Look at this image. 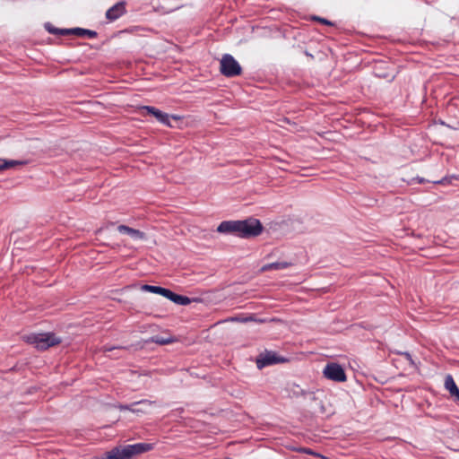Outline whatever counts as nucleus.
Listing matches in <instances>:
<instances>
[{
    "mask_svg": "<svg viewBox=\"0 0 459 459\" xmlns=\"http://www.w3.org/2000/svg\"><path fill=\"white\" fill-rule=\"evenodd\" d=\"M263 225L259 220L248 218L244 221H225L217 228L220 233H232L241 238L259 236L263 231Z\"/></svg>",
    "mask_w": 459,
    "mask_h": 459,
    "instance_id": "nucleus-1",
    "label": "nucleus"
},
{
    "mask_svg": "<svg viewBox=\"0 0 459 459\" xmlns=\"http://www.w3.org/2000/svg\"><path fill=\"white\" fill-rule=\"evenodd\" d=\"M153 445L150 443H138L129 445L122 449L115 448L108 454V459H130L134 455L151 451Z\"/></svg>",
    "mask_w": 459,
    "mask_h": 459,
    "instance_id": "nucleus-2",
    "label": "nucleus"
},
{
    "mask_svg": "<svg viewBox=\"0 0 459 459\" xmlns=\"http://www.w3.org/2000/svg\"><path fill=\"white\" fill-rule=\"evenodd\" d=\"M23 339L26 342L34 345L40 351L48 350L61 342L60 338L56 337L52 333H30L24 335Z\"/></svg>",
    "mask_w": 459,
    "mask_h": 459,
    "instance_id": "nucleus-3",
    "label": "nucleus"
},
{
    "mask_svg": "<svg viewBox=\"0 0 459 459\" xmlns=\"http://www.w3.org/2000/svg\"><path fill=\"white\" fill-rule=\"evenodd\" d=\"M220 72L226 77H235L242 74V68L231 55L225 54L220 62Z\"/></svg>",
    "mask_w": 459,
    "mask_h": 459,
    "instance_id": "nucleus-4",
    "label": "nucleus"
},
{
    "mask_svg": "<svg viewBox=\"0 0 459 459\" xmlns=\"http://www.w3.org/2000/svg\"><path fill=\"white\" fill-rule=\"evenodd\" d=\"M324 376L334 382H345L347 379L344 369L337 363H328L324 368Z\"/></svg>",
    "mask_w": 459,
    "mask_h": 459,
    "instance_id": "nucleus-5",
    "label": "nucleus"
},
{
    "mask_svg": "<svg viewBox=\"0 0 459 459\" xmlns=\"http://www.w3.org/2000/svg\"><path fill=\"white\" fill-rule=\"evenodd\" d=\"M283 361H285V359L279 357L275 352L265 351L258 356L256 359V365L258 368H263Z\"/></svg>",
    "mask_w": 459,
    "mask_h": 459,
    "instance_id": "nucleus-6",
    "label": "nucleus"
},
{
    "mask_svg": "<svg viewBox=\"0 0 459 459\" xmlns=\"http://www.w3.org/2000/svg\"><path fill=\"white\" fill-rule=\"evenodd\" d=\"M143 110L146 111L147 114L152 115L156 117V119L160 122L161 124H164L166 126H170L169 123V116L167 113H164L158 108L151 106H143L142 108Z\"/></svg>",
    "mask_w": 459,
    "mask_h": 459,
    "instance_id": "nucleus-7",
    "label": "nucleus"
},
{
    "mask_svg": "<svg viewBox=\"0 0 459 459\" xmlns=\"http://www.w3.org/2000/svg\"><path fill=\"white\" fill-rule=\"evenodd\" d=\"M126 13V5L124 2H119L110 7L106 12V18L110 22L116 21Z\"/></svg>",
    "mask_w": 459,
    "mask_h": 459,
    "instance_id": "nucleus-8",
    "label": "nucleus"
},
{
    "mask_svg": "<svg viewBox=\"0 0 459 459\" xmlns=\"http://www.w3.org/2000/svg\"><path fill=\"white\" fill-rule=\"evenodd\" d=\"M117 230L122 234L129 235L134 239H144L145 238V234L143 231L130 228L126 225H119L117 227Z\"/></svg>",
    "mask_w": 459,
    "mask_h": 459,
    "instance_id": "nucleus-9",
    "label": "nucleus"
},
{
    "mask_svg": "<svg viewBox=\"0 0 459 459\" xmlns=\"http://www.w3.org/2000/svg\"><path fill=\"white\" fill-rule=\"evenodd\" d=\"M65 32L68 33V35L73 34L78 37H87L89 39H95L98 35L97 32L94 30L82 28L68 29L65 30Z\"/></svg>",
    "mask_w": 459,
    "mask_h": 459,
    "instance_id": "nucleus-10",
    "label": "nucleus"
},
{
    "mask_svg": "<svg viewBox=\"0 0 459 459\" xmlns=\"http://www.w3.org/2000/svg\"><path fill=\"white\" fill-rule=\"evenodd\" d=\"M445 387L449 391L450 394L459 401V389L451 375H447L445 378Z\"/></svg>",
    "mask_w": 459,
    "mask_h": 459,
    "instance_id": "nucleus-11",
    "label": "nucleus"
},
{
    "mask_svg": "<svg viewBox=\"0 0 459 459\" xmlns=\"http://www.w3.org/2000/svg\"><path fill=\"white\" fill-rule=\"evenodd\" d=\"M290 265V264L287 263V262H275V263L264 264L261 268V270L263 272H266V271H270V270H282V269L288 268Z\"/></svg>",
    "mask_w": 459,
    "mask_h": 459,
    "instance_id": "nucleus-12",
    "label": "nucleus"
},
{
    "mask_svg": "<svg viewBox=\"0 0 459 459\" xmlns=\"http://www.w3.org/2000/svg\"><path fill=\"white\" fill-rule=\"evenodd\" d=\"M21 164H22V162L18 160H6L4 159H0V171L13 168Z\"/></svg>",
    "mask_w": 459,
    "mask_h": 459,
    "instance_id": "nucleus-13",
    "label": "nucleus"
},
{
    "mask_svg": "<svg viewBox=\"0 0 459 459\" xmlns=\"http://www.w3.org/2000/svg\"><path fill=\"white\" fill-rule=\"evenodd\" d=\"M171 301H173L176 304L183 305V306L188 305L191 302V300L188 297L178 295L177 293H174Z\"/></svg>",
    "mask_w": 459,
    "mask_h": 459,
    "instance_id": "nucleus-14",
    "label": "nucleus"
},
{
    "mask_svg": "<svg viewBox=\"0 0 459 459\" xmlns=\"http://www.w3.org/2000/svg\"><path fill=\"white\" fill-rule=\"evenodd\" d=\"M152 403V402L144 399V400H141L139 402H135V403H134L132 404H129V405H127V404H124V405L121 404V405L118 406V408H119L120 411H131L132 407L138 406L139 404H149L150 405Z\"/></svg>",
    "mask_w": 459,
    "mask_h": 459,
    "instance_id": "nucleus-15",
    "label": "nucleus"
},
{
    "mask_svg": "<svg viewBox=\"0 0 459 459\" xmlns=\"http://www.w3.org/2000/svg\"><path fill=\"white\" fill-rule=\"evenodd\" d=\"M175 340L173 338H164L158 335L152 337V342L160 345L169 344L172 343Z\"/></svg>",
    "mask_w": 459,
    "mask_h": 459,
    "instance_id": "nucleus-16",
    "label": "nucleus"
},
{
    "mask_svg": "<svg viewBox=\"0 0 459 459\" xmlns=\"http://www.w3.org/2000/svg\"><path fill=\"white\" fill-rule=\"evenodd\" d=\"M45 27L47 30L51 34L68 35V33L65 32V30H66L67 29H57L51 25L50 23H47Z\"/></svg>",
    "mask_w": 459,
    "mask_h": 459,
    "instance_id": "nucleus-17",
    "label": "nucleus"
},
{
    "mask_svg": "<svg viewBox=\"0 0 459 459\" xmlns=\"http://www.w3.org/2000/svg\"><path fill=\"white\" fill-rule=\"evenodd\" d=\"M143 290H147L152 293L160 294L161 293L162 287L160 286H152V285H143Z\"/></svg>",
    "mask_w": 459,
    "mask_h": 459,
    "instance_id": "nucleus-18",
    "label": "nucleus"
},
{
    "mask_svg": "<svg viewBox=\"0 0 459 459\" xmlns=\"http://www.w3.org/2000/svg\"><path fill=\"white\" fill-rule=\"evenodd\" d=\"M312 21H316V22H318L322 24H325V25H327V26H333V22H332L331 21L327 20V19H325V18H322V17H319V16H313L311 18Z\"/></svg>",
    "mask_w": 459,
    "mask_h": 459,
    "instance_id": "nucleus-19",
    "label": "nucleus"
},
{
    "mask_svg": "<svg viewBox=\"0 0 459 459\" xmlns=\"http://www.w3.org/2000/svg\"><path fill=\"white\" fill-rule=\"evenodd\" d=\"M160 295L167 298L168 299L171 300L173 298L174 292L169 289L162 288Z\"/></svg>",
    "mask_w": 459,
    "mask_h": 459,
    "instance_id": "nucleus-20",
    "label": "nucleus"
},
{
    "mask_svg": "<svg viewBox=\"0 0 459 459\" xmlns=\"http://www.w3.org/2000/svg\"><path fill=\"white\" fill-rule=\"evenodd\" d=\"M131 411L134 413H144L145 411L140 408H136V406L132 407Z\"/></svg>",
    "mask_w": 459,
    "mask_h": 459,
    "instance_id": "nucleus-21",
    "label": "nucleus"
},
{
    "mask_svg": "<svg viewBox=\"0 0 459 459\" xmlns=\"http://www.w3.org/2000/svg\"><path fill=\"white\" fill-rule=\"evenodd\" d=\"M115 349H116V348H114V347H107V346H105V347H104V351H113V350H115Z\"/></svg>",
    "mask_w": 459,
    "mask_h": 459,
    "instance_id": "nucleus-22",
    "label": "nucleus"
},
{
    "mask_svg": "<svg viewBox=\"0 0 459 459\" xmlns=\"http://www.w3.org/2000/svg\"><path fill=\"white\" fill-rule=\"evenodd\" d=\"M250 319H251V318H244V319H241L240 321H241V322H247V321H248V320H250Z\"/></svg>",
    "mask_w": 459,
    "mask_h": 459,
    "instance_id": "nucleus-23",
    "label": "nucleus"
},
{
    "mask_svg": "<svg viewBox=\"0 0 459 459\" xmlns=\"http://www.w3.org/2000/svg\"><path fill=\"white\" fill-rule=\"evenodd\" d=\"M307 454H311L310 450H305Z\"/></svg>",
    "mask_w": 459,
    "mask_h": 459,
    "instance_id": "nucleus-24",
    "label": "nucleus"
},
{
    "mask_svg": "<svg viewBox=\"0 0 459 459\" xmlns=\"http://www.w3.org/2000/svg\"><path fill=\"white\" fill-rule=\"evenodd\" d=\"M235 320H236V321H238V319H237V318H231V321H235Z\"/></svg>",
    "mask_w": 459,
    "mask_h": 459,
    "instance_id": "nucleus-25",
    "label": "nucleus"
}]
</instances>
